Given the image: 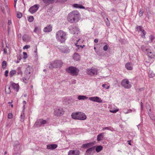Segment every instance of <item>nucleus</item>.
<instances>
[{"mask_svg":"<svg viewBox=\"0 0 155 155\" xmlns=\"http://www.w3.org/2000/svg\"><path fill=\"white\" fill-rule=\"evenodd\" d=\"M1 9H2V12H3V13H4L5 12H4V10H3V9H2V8H1Z\"/></svg>","mask_w":155,"mask_h":155,"instance_id":"bf43d9fd","label":"nucleus"},{"mask_svg":"<svg viewBox=\"0 0 155 155\" xmlns=\"http://www.w3.org/2000/svg\"><path fill=\"white\" fill-rule=\"evenodd\" d=\"M64 111L62 108H57L54 110V114L57 116H60L64 114Z\"/></svg>","mask_w":155,"mask_h":155,"instance_id":"6e6552de","label":"nucleus"},{"mask_svg":"<svg viewBox=\"0 0 155 155\" xmlns=\"http://www.w3.org/2000/svg\"><path fill=\"white\" fill-rule=\"evenodd\" d=\"M92 143H89L86 144H83L82 147L85 148H88L92 146Z\"/></svg>","mask_w":155,"mask_h":155,"instance_id":"393cba45","label":"nucleus"},{"mask_svg":"<svg viewBox=\"0 0 155 155\" xmlns=\"http://www.w3.org/2000/svg\"><path fill=\"white\" fill-rule=\"evenodd\" d=\"M142 104H141V107L142 108Z\"/></svg>","mask_w":155,"mask_h":155,"instance_id":"69168bd1","label":"nucleus"},{"mask_svg":"<svg viewBox=\"0 0 155 155\" xmlns=\"http://www.w3.org/2000/svg\"><path fill=\"white\" fill-rule=\"evenodd\" d=\"M102 87L106 89H108L110 87V85L108 84H103L102 85Z\"/></svg>","mask_w":155,"mask_h":155,"instance_id":"2f4dec72","label":"nucleus"},{"mask_svg":"<svg viewBox=\"0 0 155 155\" xmlns=\"http://www.w3.org/2000/svg\"><path fill=\"white\" fill-rule=\"evenodd\" d=\"M11 86L14 90L16 92H18L19 90V85L18 84L12 83Z\"/></svg>","mask_w":155,"mask_h":155,"instance_id":"6ab92c4d","label":"nucleus"},{"mask_svg":"<svg viewBox=\"0 0 155 155\" xmlns=\"http://www.w3.org/2000/svg\"><path fill=\"white\" fill-rule=\"evenodd\" d=\"M16 72V71L15 70H12L10 72L9 75L10 77L13 76L15 74Z\"/></svg>","mask_w":155,"mask_h":155,"instance_id":"7c9ffc66","label":"nucleus"},{"mask_svg":"<svg viewBox=\"0 0 155 155\" xmlns=\"http://www.w3.org/2000/svg\"><path fill=\"white\" fill-rule=\"evenodd\" d=\"M108 45L107 44L106 45L103 47V50L104 51H106L108 49Z\"/></svg>","mask_w":155,"mask_h":155,"instance_id":"ea45409f","label":"nucleus"},{"mask_svg":"<svg viewBox=\"0 0 155 155\" xmlns=\"http://www.w3.org/2000/svg\"><path fill=\"white\" fill-rule=\"evenodd\" d=\"M98 39L97 38H96V39H95L94 40V42L95 43H97L98 42Z\"/></svg>","mask_w":155,"mask_h":155,"instance_id":"864d4df0","label":"nucleus"},{"mask_svg":"<svg viewBox=\"0 0 155 155\" xmlns=\"http://www.w3.org/2000/svg\"><path fill=\"white\" fill-rule=\"evenodd\" d=\"M131 142V140H129V141H128V142H129V143H128V144H129L130 145H131V144L130 143V142Z\"/></svg>","mask_w":155,"mask_h":155,"instance_id":"4d7b16f0","label":"nucleus"},{"mask_svg":"<svg viewBox=\"0 0 155 155\" xmlns=\"http://www.w3.org/2000/svg\"><path fill=\"white\" fill-rule=\"evenodd\" d=\"M80 39H79L78 40V41H80Z\"/></svg>","mask_w":155,"mask_h":155,"instance_id":"338daca9","label":"nucleus"},{"mask_svg":"<svg viewBox=\"0 0 155 155\" xmlns=\"http://www.w3.org/2000/svg\"><path fill=\"white\" fill-rule=\"evenodd\" d=\"M63 63L61 60H56L52 61L50 64L49 68L51 69L54 68H60L61 67Z\"/></svg>","mask_w":155,"mask_h":155,"instance_id":"20e7f679","label":"nucleus"},{"mask_svg":"<svg viewBox=\"0 0 155 155\" xmlns=\"http://www.w3.org/2000/svg\"><path fill=\"white\" fill-rule=\"evenodd\" d=\"M113 129L112 128L110 127H107L104 128H103V130H112V129Z\"/></svg>","mask_w":155,"mask_h":155,"instance_id":"58836bf2","label":"nucleus"},{"mask_svg":"<svg viewBox=\"0 0 155 155\" xmlns=\"http://www.w3.org/2000/svg\"><path fill=\"white\" fill-rule=\"evenodd\" d=\"M95 147H93L89 148L86 151V153L88 155H93L95 152Z\"/></svg>","mask_w":155,"mask_h":155,"instance_id":"ddd939ff","label":"nucleus"},{"mask_svg":"<svg viewBox=\"0 0 155 155\" xmlns=\"http://www.w3.org/2000/svg\"><path fill=\"white\" fill-rule=\"evenodd\" d=\"M80 151L77 150H70L68 153V155H79Z\"/></svg>","mask_w":155,"mask_h":155,"instance_id":"4468645a","label":"nucleus"},{"mask_svg":"<svg viewBox=\"0 0 155 155\" xmlns=\"http://www.w3.org/2000/svg\"><path fill=\"white\" fill-rule=\"evenodd\" d=\"M88 98V97L85 96L79 95L78 97V99L79 100H85Z\"/></svg>","mask_w":155,"mask_h":155,"instance_id":"a878e982","label":"nucleus"},{"mask_svg":"<svg viewBox=\"0 0 155 155\" xmlns=\"http://www.w3.org/2000/svg\"><path fill=\"white\" fill-rule=\"evenodd\" d=\"M13 117V115L12 113H9L8 114V117L9 119H11Z\"/></svg>","mask_w":155,"mask_h":155,"instance_id":"79ce46f5","label":"nucleus"},{"mask_svg":"<svg viewBox=\"0 0 155 155\" xmlns=\"http://www.w3.org/2000/svg\"><path fill=\"white\" fill-rule=\"evenodd\" d=\"M23 54L24 55V58H26L27 57V53L25 52H23Z\"/></svg>","mask_w":155,"mask_h":155,"instance_id":"49530a36","label":"nucleus"},{"mask_svg":"<svg viewBox=\"0 0 155 155\" xmlns=\"http://www.w3.org/2000/svg\"><path fill=\"white\" fill-rule=\"evenodd\" d=\"M23 103H25V104H26V101H23Z\"/></svg>","mask_w":155,"mask_h":155,"instance_id":"052dcab7","label":"nucleus"},{"mask_svg":"<svg viewBox=\"0 0 155 155\" xmlns=\"http://www.w3.org/2000/svg\"><path fill=\"white\" fill-rule=\"evenodd\" d=\"M11 107H13V104H11Z\"/></svg>","mask_w":155,"mask_h":155,"instance_id":"680f3d73","label":"nucleus"},{"mask_svg":"<svg viewBox=\"0 0 155 155\" xmlns=\"http://www.w3.org/2000/svg\"><path fill=\"white\" fill-rule=\"evenodd\" d=\"M10 87H6L5 88V91L8 94H9L10 92Z\"/></svg>","mask_w":155,"mask_h":155,"instance_id":"473e14b6","label":"nucleus"},{"mask_svg":"<svg viewBox=\"0 0 155 155\" xmlns=\"http://www.w3.org/2000/svg\"><path fill=\"white\" fill-rule=\"evenodd\" d=\"M75 45L77 47H78V48H79L80 47H81V48H83V47H82L81 45H78V43L77 42L75 44Z\"/></svg>","mask_w":155,"mask_h":155,"instance_id":"a18cd8bd","label":"nucleus"},{"mask_svg":"<svg viewBox=\"0 0 155 155\" xmlns=\"http://www.w3.org/2000/svg\"><path fill=\"white\" fill-rule=\"evenodd\" d=\"M72 117L74 119L84 120L86 119V116L82 112H76L73 113L71 114Z\"/></svg>","mask_w":155,"mask_h":155,"instance_id":"f03ea898","label":"nucleus"},{"mask_svg":"<svg viewBox=\"0 0 155 155\" xmlns=\"http://www.w3.org/2000/svg\"><path fill=\"white\" fill-rule=\"evenodd\" d=\"M104 135V133H101L98 135L97 136V140L98 141H100L102 140L103 139Z\"/></svg>","mask_w":155,"mask_h":155,"instance_id":"4be33fe9","label":"nucleus"},{"mask_svg":"<svg viewBox=\"0 0 155 155\" xmlns=\"http://www.w3.org/2000/svg\"><path fill=\"white\" fill-rule=\"evenodd\" d=\"M30 46L29 45H26L23 47V49H27L28 48H30Z\"/></svg>","mask_w":155,"mask_h":155,"instance_id":"c03bdc74","label":"nucleus"},{"mask_svg":"<svg viewBox=\"0 0 155 155\" xmlns=\"http://www.w3.org/2000/svg\"><path fill=\"white\" fill-rule=\"evenodd\" d=\"M89 99L91 101L99 103H101L102 102V100L101 99L100 97L97 96L90 97L89 98Z\"/></svg>","mask_w":155,"mask_h":155,"instance_id":"f8f14e48","label":"nucleus"},{"mask_svg":"<svg viewBox=\"0 0 155 155\" xmlns=\"http://www.w3.org/2000/svg\"><path fill=\"white\" fill-rule=\"evenodd\" d=\"M12 24L11 21L10 20H8V24L9 25H10Z\"/></svg>","mask_w":155,"mask_h":155,"instance_id":"603ef678","label":"nucleus"},{"mask_svg":"<svg viewBox=\"0 0 155 155\" xmlns=\"http://www.w3.org/2000/svg\"><path fill=\"white\" fill-rule=\"evenodd\" d=\"M66 71L71 75L74 76L77 75L79 71V70L77 68L73 67H70L66 69Z\"/></svg>","mask_w":155,"mask_h":155,"instance_id":"423d86ee","label":"nucleus"},{"mask_svg":"<svg viewBox=\"0 0 155 155\" xmlns=\"http://www.w3.org/2000/svg\"><path fill=\"white\" fill-rule=\"evenodd\" d=\"M22 14L21 13H20V12H18L17 13V16L18 18H21V17H22Z\"/></svg>","mask_w":155,"mask_h":155,"instance_id":"e433bc0d","label":"nucleus"},{"mask_svg":"<svg viewBox=\"0 0 155 155\" xmlns=\"http://www.w3.org/2000/svg\"><path fill=\"white\" fill-rule=\"evenodd\" d=\"M56 38L61 42H63L66 39V34L63 31L60 30L56 33Z\"/></svg>","mask_w":155,"mask_h":155,"instance_id":"7ed1b4c3","label":"nucleus"},{"mask_svg":"<svg viewBox=\"0 0 155 155\" xmlns=\"http://www.w3.org/2000/svg\"><path fill=\"white\" fill-rule=\"evenodd\" d=\"M32 72V69L30 67H27L25 71L24 78H23V80L25 83L30 78L31 74Z\"/></svg>","mask_w":155,"mask_h":155,"instance_id":"39448f33","label":"nucleus"},{"mask_svg":"<svg viewBox=\"0 0 155 155\" xmlns=\"http://www.w3.org/2000/svg\"><path fill=\"white\" fill-rule=\"evenodd\" d=\"M137 28L139 29V31H141V35L142 37L143 38H145V36L146 35V32L143 29V28L141 26H138Z\"/></svg>","mask_w":155,"mask_h":155,"instance_id":"dca6fc26","label":"nucleus"},{"mask_svg":"<svg viewBox=\"0 0 155 155\" xmlns=\"http://www.w3.org/2000/svg\"><path fill=\"white\" fill-rule=\"evenodd\" d=\"M52 30V27L50 25H49L44 28L43 31L45 32H48L51 31Z\"/></svg>","mask_w":155,"mask_h":155,"instance_id":"a211bd4d","label":"nucleus"},{"mask_svg":"<svg viewBox=\"0 0 155 155\" xmlns=\"http://www.w3.org/2000/svg\"><path fill=\"white\" fill-rule=\"evenodd\" d=\"M34 32L38 34H39L41 33V29L40 28L36 27L34 30Z\"/></svg>","mask_w":155,"mask_h":155,"instance_id":"5701e85b","label":"nucleus"},{"mask_svg":"<svg viewBox=\"0 0 155 155\" xmlns=\"http://www.w3.org/2000/svg\"><path fill=\"white\" fill-rule=\"evenodd\" d=\"M14 7H15L16 6V4L17 2L18 1V2H22L23 0H14Z\"/></svg>","mask_w":155,"mask_h":155,"instance_id":"a19ab883","label":"nucleus"},{"mask_svg":"<svg viewBox=\"0 0 155 155\" xmlns=\"http://www.w3.org/2000/svg\"><path fill=\"white\" fill-rule=\"evenodd\" d=\"M146 51L147 52V55L149 58L151 59L155 58V54L154 53L152 52L150 49L149 48L146 49Z\"/></svg>","mask_w":155,"mask_h":155,"instance_id":"9b49d317","label":"nucleus"},{"mask_svg":"<svg viewBox=\"0 0 155 155\" xmlns=\"http://www.w3.org/2000/svg\"><path fill=\"white\" fill-rule=\"evenodd\" d=\"M39 5L38 4H36L31 7L29 9V11L32 13L35 12L39 8Z\"/></svg>","mask_w":155,"mask_h":155,"instance_id":"9d476101","label":"nucleus"},{"mask_svg":"<svg viewBox=\"0 0 155 155\" xmlns=\"http://www.w3.org/2000/svg\"><path fill=\"white\" fill-rule=\"evenodd\" d=\"M145 48V46L144 45H143L141 46V50L143 51H144Z\"/></svg>","mask_w":155,"mask_h":155,"instance_id":"8fccbe9b","label":"nucleus"},{"mask_svg":"<svg viewBox=\"0 0 155 155\" xmlns=\"http://www.w3.org/2000/svg\"><path fill=\"white\" fill-rule=\"evenodd\" d=\"M28 20L29 22H32L34 20V17L33 16H30L28 18Z\"/></svg>","mask_w":155,"mask_h":155,"instance_id":"72a5a7b5","label":"nucleus"},{"mask_svg":"<svg viewBox=\"0 0 155 155\" xmlns=\"http://www.w3.org/2000/svg\"><path fill=\"white\" fill-rule=\"evenodd\" d=\"M143 12L142 9H140L139 11V15L140 16H142L143 14Z\"/></svg>","mask_w":155,"mask_h":155,"instance_id":"4c0bfd02","label":"nucleus"},{"mask_svg":"<svg viewBox=\"0 0 155 155\" xmlns=\"http://www.w3.org/2000/svg\"><path fill=\"white\" fill-rule=\"evenodd\" d=\"M57 147L56 144H49L47 145V148L48 149L53 150L56 148Z\"/></svg>","mask_w":155,"mask_h":155,"instance_id":"f3484780","label":"nucleus"},{"mask_svg":"<svg viewBox=\"0 0 155 155\" xmlns=\"http://www.w3.org/2000/svg\"><path fill=\"white\" fill-rule=\"evenodd\" d=\"M103 149V147L101 146H98L96 147L95 149L96 151L97 152H99L101 151Z\"/></svg>","mask_w":155,"mask_h":155,"instance_id":"c85d7f7f","label":"nucleus"},{"mask_svg":"<svg viewBox=\"0 0 155 155\" xmlns=\"http://www.w3.org/2000/svg\"><path fill=\"white\" fill-rule=\"evenodd\" d=\"M121 84L123 87L127 89L130 88L131 86V84L129 83V81L127 79L122 81Z\"/></svg>","mask_w":155,"mask_h":155,"instance_id":"0eeeda50","label":"nucleus"},{"mask_svg":"<svg viewBox=\"0 0 155 155\" xmlns=\"http://www.w3.org/2000/svg\"><path fill=\"white\" fill-rule=\"evenodd\" d=\"M61 51L63 53H68L69 52V49L66 47H63V48H61Z\"/></svg>","mask_w":155,"mask_h":155,"instance_id":"cd10ccee","label":"nucleus"},{"mask_svg":"<svg viewBox=\"0 0 155 155\" xmlns=\"http://www.w3.org/2000/svg\"><path fill=\"white\" fill-rule=\"evenodd\" d=\"M97 70L96 69L92 68L87 70V73L91 75H94L97 74Z\"/></svg>","mask_w":155,"mask_h":155,"instance_id":"1a4fd4ad","label":"nucleus"},{"mask_svg":"<svg viewBox=\"0 0 155 155\" xmlns=\"http://www.w3.org/2000/svg\"><path fill=\"white\" fill-rule=\"evenodd\" d=\"M150 38L151 42H152L155 38L152 35H150Z\"/></svg>","mask_w":155,"mask_h":155,"instance_id":"37998d69","label":"nucleus"},{"mask_svg":"<svg viewBox=\"0 0 155 155\" xmlns=\"http://www.w3.org/2000/svg\"><path fill=\"white\" fill-rule=\"evenodd\" d=\"M72 33L73 34H78L79 32V31L78 28L77 27H75V28H73V29L72 30Z\"/></svg>","mask_w":155,"mask_h":155,"instance_id":"c756f323","label":"nucleus"},{"mask_svg":"<svg viewBox=\"0 0 155 155\" xmlns=\"http://www.w3.org/2000/svg\"><path fill=\"white\" fill-rule=\"evenodd\" d=\"M8 71L7 70H6L5 72V77H7L8 76Z\"/></svg>","mask_w":155,"mask_h":155,"instance_id":"09e8293b","label":"nucleus"},{"mask_svg":"<svg viewBox=\"0 0 155 155\" xmlns=\"http://www.w3.org/2000/svg\"><path fill=\"white\" fill-rule=\"evenodd\" d=\"M149 77L150 78H152L154 76V73H152V72L150 71L149 73Z\"/></svg>","mask_w":155,"mask_h":155,"instance_id":"f704fd0d","label":"nucleus"},{"mask_svg":"<svg viewBox=\"0 0 155 155\" xmlns=\"http://www.w3.org/2000/svg\"><path fill=\"white\" fill-rule=\"evenodd\" d=\"M3 51H4V54H7V50L6 48H4L3 49Z\"/></svg>","mask_w":155,"mask_h":155,"instance_id":"de8ad7c7","label":"nucleus"},{"mask_svg":"<svg viewBox=\"0 0 155 155\" xmlns=\"http://www.w3.org/2000/svg\"><path fill=\"white\" fill-rule=\"evenodd\" d=\"M47 123V121L45 120L41 119L38 120L36 122V124L38 126H40L41 125L46 124Z\"/></svg>","mask_w":155,"mask_h":155,"instance_id":"2eb2a0df","label":"nucleus"},{"mask_svg":"<svg viewBox=\"0 0 155 155\" xmlns=\"http://www.w3.org/2000/svg\"><path fill=\"white\" fill-rule=\"evenodd\" d=\"M36 51H37V50H36V51H35V52H36Z\"/></svg>","mask_w":155,"mask_h":155,"instance_id":"0e129e2a","label":"nucleus"},{"mask_svg":"<svg viewBox=\"0 0 155 155\" xmlns=\"http://www.w3.org/2000/svg\"><path fill=\"white\" fill-rule=\"evenodd\" d=\"M73 5V7L75 8H84V7L81 5L75 4H74Z\"/></svg>","mask_w":155,"mask_h":155,"instance_id":"bb28decb","label":"nucleus"},{"mask_svg":"<svg viewBox=\"0 0 155 155\" xmlns=\"http://www.w3.org/2000/svg\"><path fill=\"white\" fill-rule=\"evenodd\" d=\"M66 0H57V1L59 2H64Z\"/></svg>","mask_w":155,"mask_h":155,"instance_id":"6e6d98bb","label":"nucleus"},{"mask_svg":"<svg viewBox=\"0 0 155 155\" xmlns=\"http://www.w3.org/2000/svg\"><path fill=\"white\" fill-rule=\"evenodd\" d=\"M6 66V61H4L2 63V67L3 68H5Z\"/></svg>","mask_w":155,"mask_h":155,"instance_id":"c9c22d12","label":"nucleus"},{"mask_svg":"<svg viewBox=\"0 0 155 155\" xmlns=\"http://www.w3.org/2000/svg\"><path fill=\"white\" fill-rule=\"evenodd\" d=\"M80 17V15L78 12L74 10L70 12L68 14L67 19L68 22L73 23L78 21Z\"/></svg>","mask_w":155,"mask_h":155,"instance_id":"f257e3e1","label":"nucleus"},{"mask_svg":"<svg viewBox=\"0 0 155 155\" xmlns=\"http://www.w3.org/2000/svg\"><path fill=\"white\" fill-rule=\"evenodd\" d=\"M11 103L10 102H8V103L10 104V103Z\"/></svg>","mask_w":155,"mask_h":155,"instance_id":"774afa93","label":"nucleus"},{"mask_svg":"<svg viewBox=\"0 0 155 155\" xmlns=\"http://www.w3.org/2000/svg\"><path fill=\"white\" fill-rule=\"evenodd\" d=\"M24 37H25V36H23V38H23V40L24 41H26V39H25V38H24Z\"/></svg>","mask_w":155,"mask_h":155,"instance_id":"13d9d810","label":"nucleus"},{"mask_svg":"<svg viewBox=\"0 0 155 155\" xmlns=\"http://www.w3.org/2000/svg\"><path fill=\"white\" fill-rule=\"evenodd\" d=\"M21 67H19L16 70V72L17 73L18 75H22V71Z\"/></svg>","mask_w":155,"mask_h":155,"instance_id":"b1692460","label":"nucleus"},{"mask_svg":"<svg viewBox=\"0 0 155 155\" xmlns=\"http://www.w3.org/2000/svg\"><path fill=\"white\" fill-rule=\"evenodd\" d=\"M73 58L74 60L78 61L80 60V57L78 53H75L74 54Z\"/></svg>","mask_w":155,"mask_h":155,"instance_id":"412c9836","label":"nucleus"},{"mask_svg":"<svg viewBox=\"0 0 155 155\" xmlns=\"http://www.w3.org/2000/svg\"><path fill=\"white\" fill-rule=\"evenodd\" d=\"M94 49L95 50V51L98 54V51H97L96 50V47H94Z\"/></svg>","mask_w":155,"mask_h":155,"instance_id":"5fc2aeb1","label":"nucleus"},{"mask_svg":"<svg viewBox=\"0 0 155 155\" xmlns=\"http://www.w3.org/2000/svg\"><path fill=\"white\" fill-rule=\"evenodd\" d=\"M118 111V110H110V112L113 113H115L117 112Z\"/></svg>","mask_w":155,"mask_h":155,"instance_id":"3c124183","label":"nucleus"},{"mask_svg":"<svg viewBox=\"0 0 155 155\" xmlns=\"http://www.w3.org/2000/svg\"><path fill=\"white\" fill-rule=\"evenodd\" d=\"M7 151H5V154H7Z\"/></svg>","mask_w":155,"mask_h":155,"instance_id":"e2e57ef3","label":"nucleus"},{"mask_svg":"<svg viewBox=\"0 0 155 155\" xmlns=\"http://www.w3.org/2000/svg\"><path fill=\"white\" fill-rule=\"evenodd\" d=\"M126 68L129 70H131L133 69V66L130 63H127L125 65Z\"/></svg>","mask_w":155,"mask_h":155,"instance_id":"aec40b11","label":"nucleus"}]
</instances>
